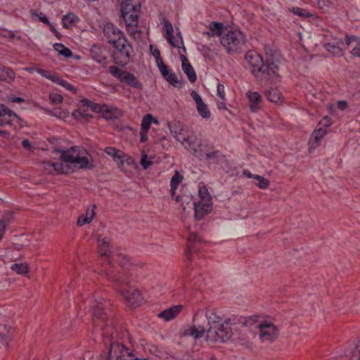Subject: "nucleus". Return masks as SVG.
<instances>
[{
  "label": "nucleus",
  "mask_w": 360,
  "mask_h": 360,
  "mask_svg": "<svg viewBox=\"0 0 360 360\" xmlns=\"http://www.w3.org/2000/svg\"><path fill=\"white\" fill-rule=\"evenodd\" d=\"M247 62L253 69L255 77L259 80L271 77H278V55L276 51L266 49V59L255 51H248L245 56Z\"/></svg>",
  "instance_id": "obj_1"
},
{
  "label": "nucleus",
  "mask_w": 360,
  "mask_h": 360,
  "mask_svg": "<svg viewBox=\"0 0 360 360\" xmlns=\"http://www.w3.org/2000/svg\"><path fill=\"white\" fill-rule=\"evenodd\" d=\"M221 45L229 54L239 53L245 43L243 33L238 30H226L220 39Z\"/></svg>",
  "instance_id": "obj_2"
},
{
  "label": "nucleus",
  "mask_w": 360,
  "mask_h": 360,
  "mask_svg": "<svg viewBox=\"0 0 360 360\" xmlns=\"http://www.w3.org/2000/svg\"><path fill=\"white\" fill-rule=\"evenodd\" d=\"M91 316L94 326L101 327L103 329V325L108 319L110 303L102 298L95 299L91 305Z\"/></svg>",
  "instance_id": "obj_3"
},
{
  "label": "nucleus",
  "mask_w": 360,
  "mask_h": 360,
  "mask_svg": "<svg viewBox=\"0 0 360 360\" xmlns=\"http://www.w3.org/2000/svg\"><path fill=\"white\" fill-rule=\"evenodd\" d=\"M76 147H72L70 149L63 150L54 149V152L60 153V160L66 163L73 164L78 169H91L94 167L86 157H79L78 154L75 155Z\"/></svg>",
  "instance_id": "obj_4"
},
{
  "label": "nucleus",
  "mask_w": 360,
  "mask_h": 360,
  "mask_svg": "<svg viewBox=\"0 0 360 360\" xmlns=\"http://www.w3.org/2000/svg\"><path fill=\"white\" fill-rule=\"evenodd\" d=\"M231 336L232 329L229 321H224L221 324L211 325L207 330V339L214 342H225Z\"/></svg>",
  "instance_id": "obj_5"
},
{
  "label": "nucleus",
  "mask_w": 360,
  "mask_h": 360,
  "mask_svg": "<svg viewBox=\"0 0 360 360\" xmlns=\"http://www.w3.org/2000/svg\"><path fill=\"white\" fill-rule=\"evenodd\" d=\"M200 201L193 202L195 218L202 219L205 215L210 212L212 207L211 196L205 187H200L198 190Z\"/></svg>",
  "instance_id": "obj_6"
},
{
  "label": "nucleus",
  "mask_w": 360,
  "mask_h": 360,
  "mask_svg": "<svg viewBox=\"0 0 360 360\" xmlns=\"http://www.w3.org/2000/svg\"><path fill=\"white\" fill-rule=\"evenodd\" d=\"M170 131L174 134L175 139L181 142L186 149L193 148L196 145L197 138L193 136H189L187 130L180 122L175 123Z\"/></svg>",
  "instance_id": "obj_7"
},
{
  "label": "nucleus",
  "mask_w": 360,
  "mask_h": 360,
  "mask_svg": "<svg viewBox=\"0 0 360 360\" xmlns=\"http://www.w3.org/2000/svg\"><path fill=\"white\" fill-rule=\"evenodd\" d=\"M259 329V338L263 342H273L278 337V328L274 323L269 321H263L257 326Z\"/></svg>",
  "instance_id": "obj_8"
},
{
  "label": "nucleus",
  "mask_w": 360,
  "mask_h": 360,
  "mask_svg": "<svg viewBox=\"0 0 360 360\" xmlns=\"http://www.w3.org/2000/svg\"><path fill=\"white\" fill-rule=\"evenodd\" d=\"M110 347L108 351L107 360H126L127 356H133L134 354L129 352V349L122 344L112 342L113 334L110 335Z\"/></svg>",
  "instance_id": "obj_9"
},
{
  "label": "nucleus",
  "mask_w": 360,
  "mask_h": 360,
  "mask_svg": "<svg viewBox=\"0 0 360 360\" xmlns=\"http://www.w3.org/2000/svg\"><path fill=\"white\" fill-rule=\"evenodd\" d=\"M115 49L120 52L124 58V61L127 63L134 56V49L132 46L128 42L127 39L122 35L119 39L115 42L110 43Z\"/></svg>",
  "instance_id": "obj_10"
},
{
  "label": "nucleus",
  "mask_w": 360,
  "mask_h": 360,
  "mask_svg": "<svg viewBox=\"0 0 360 360\" xmlns=\"http://www.w3.org/2000/svg\"><path fill=\"white\" fill-rule=\"evenodd\" d=\"M109 265V269H106L104 270V274L108 278V279L116 285H124L127 284V276L123 272H120L116 270L115 268L111 266V262H108Z\"/></svg>",
  "instance_id": "obj_11"
},
{
  "label": "nucleus",
  "mask_w": 360,
  "mask_h": 360,
  "mask_svg": "<svg viewBox=\"0 0 360 360\" xmlns=\"http://www.w3.org/2000/svg\"><path fill=\"white\" fill-rule=\"evenodd\" d=\"M120 292L132 307L140 306L143 302V297L140 292L135 288H130L127 290H120Z\"/></svg>",
  "instance_id": "obj_12"
},
{
  "label": "nucleus",
  "mask_w": 360,
  "mask_h": 360,
  "mask_svg": "<svg viewBox=\"0 0 360 360\" xmlns=\"http://www.w3.org/2000/svg\"><path fill=\"white\" fill-rule=\"evenodd\" d=\"M98 253L101 257L110 259L114 257L113 247L111 240L107 237H98Z\"/></svg>",
  "instance_id": "obj_13"
},
{
  "label": "nucleus",
  "mask_w": 360,
  "mask_h": 360,
  "mask_svg": "<svg viewBox=\"0 0 360 360\" xmlns=\"http://www.w3.org/2000/svg\"><path fill=\"white\" fill-rule=\"evenodd\" d=\"M159 70L162 77L172 86L177 88H181L182 86V81L179 79L174 72H169L167 65H162L159 68Z\"/></svg>",
  "instance_id": "obj_14"
},
{
  "label": "nucleus",
  "mask_w": 360,
  "mask_h": 360,
  "mask_svg": "<svg viewBox=\"0 0 360 360\" xmlns=\"http://www.w3.org/2000/svg\"><path fill=\"white\" fill-rule=\"evenodd\" d=\"M103 33L110 44L120 39L123 33L112 23L108 22L104 25Z\"/></svg>",
  "instance_id": "obj_15"
},
{
  "label": "nucleus",
  "mask_w": 360,
  "mask_h": 360,
  "mask_svg": "<svg viewBox=\"0 0 360 360\" xmlns=\"http://www.w3.org/2000/svg\"><path fill=\"white\" fill-rule=\"evenodd\" d=\"M15 119L18 120V116L4 105L0 104V124L9 125Z\"/></svg>",
  "instance_id": "obj_16"
},
{
  "label": "nucleus",
  "mask_w": 360,
  "mask_h": 360,
  "mask_svg": "<svg viewBox=\"0 0 360 360\" xmlns=\"http://www.w3.org/2000/svg\"><path fill=\"white\" fill-rule=\"evenodd\" d=\"M180 58L181 59V67L183 71L186 75L188 80L191 83L195 82L197 79V76L194 69L193 68V67L188 62V60L184 55L181 54Z\"/></svg>",
  "instance_id": "obj_17"
},
{
  "label": "nucleus",
  "mask_w": 360,
  "mask_h": 360,
  "mask_svg": "<svg viewBox=\"0 0 360 360\" xmlns=\"http://www.w3.org/2000/svg\"><path fill=\"white\" fill-rule=\"evenodd\" d=\"M183 305L179 304L165 309L158 314V316L166 321L174 319L182 310Z\"/></svg>",
  "instance_id": "obj_18"
},
{
  "label": "nucleus",
  "mask_w": 360,
  "mask_h": 360,
  "mask_svg": "<svg viewBox=\"0 0 360 360\" xmlns=\"http://www.w3.org/2000/svg\"><path fill=\"white\" fill-rule=\"evenodd\" d=\"M139 10H124L121 8V15L123 18L126 25H137L138 11Z\"/></svg>",
  "instance_id": "obj_19"
},
{
  "label": "nucleus",
  "mask_w": 360,
  "mask_h": 360,
  "mask_svg": "<svg viewBox=\"0 0 360 360\" xmlns=\"http://www.w3.org/2000/svg\"><path fill=\"white\" fill-rule=\"evenodd\" d=\"M44 168L48 170L49 173H52L53 171L49 169H52L57 173H67L70 167L67 165H64L62 162H51V161H45L43 162Z\"/></svg>",
  "instance_id": "obj_20"
},
{
  "label": "nucleus",
  "mask_w": 360,
  "mask_h": 360,
  "mask_svg": "<svg viewBox=\"0 0 360 360\" xmlns=\"http://www.w3.org/2000/svg\"><path fill=\"white\" fill-rule=\"evenodd\" d=\"M91 57L98 63L104 64L106 63L107 57L103 54V47L99 44H94L90 49Z\"/></svg>",
  "instance_id": "obj_21"
},
{
  "label": "nucleus",
  "mask_w": 360,
  "mask_h": 360,
  "mask_svg": "<svg viewBox=\"0 0 360 360\" xmlns=\"http://www.w3.org/2000/svg\"><path fill=\"white\" fill-rule=\"evenodd\" d=\"M246 95L250 101V108L252 112H256L260 109L259 104L262 96L258 92L248 91Z\"/></svg>",
  "instance_id": "obj_22"
},
{
  "label": "nucleus",
  "mask_w": 360,
  "mask_h": 360,
  "mask_svg": "<svg viewBox=\"0 0 360 360\" xmlns=\"http://www.w3.org/2000/svg\"><path fill=\"white\" fill-rule=\"evenodd\" d=\"M188 150L191 151L195 157L200 160H203L207 155L209 147L207 145L199 143L197 139L196 145L193 146V148H189Z\"/></svg>",
  "instance_id": "obj_23"
},
{
  "label": "nucleus",
  "mask_w": 360,
  "mask_h": 360,
  "mask_svg": "<svg viewBox=\"0 0 360 360\" xmlns=\"http://www.w3.org/2000/svg\"><path fill=\"white\" fill-rule=\"evenodd\" d=\"M205 333V328L203 326L195 324L184 331V335H191L195 339L202 338Z\"/></svg>",
  "instance_id": "obj_24"
},
{
  "label": "nucleus",
  "mask_w": 360,
  "mask_h": 360,
  "mask_svg": "<svg viewBox=\"0 0 360 360\" xmlns=\"http://www.w3.org/2000/svg\"><path fill=\"white\" fill-rule=\"evenodd\" d=\"M109 72L120 82H124L129 72L124 70L117 66L112 65L108 68Z\"/></svg>",
  "instance_id": "obj_25"
},
{
  "label": "nucleus",
  "mask_w": 360,
  "mask_h": 360,
  "mask_svg": "<svg viewBox=\"0 0 360 360\" xmlns=\"http://www.w3.org/2000/svg\"><path fill=\"white\" fill-rule=\"evenodd\" d=\"M15 77V74L11 68L6 67L0 68V80L11 83L14 80Z\"/></svg>",
  "instance_id": "obj_26"
},
{
  "label": "nucleus",
  "mask_w": 360,
  "mask_h": 360,
  "mask_svg": "<svg viewBox=\"0 0 360 360\" xmlns=\"http://www.w3.org/2000/svg\"><path fill=\"white\" fill-rule=\"evenodd\" d=\"M143 0H122L121 8L124 10H139Z\"/></svg>",
  "instance_id": "obj_27"
},
{
  "label": "nucleus",
  "mask_w": 360,
  "mask_h": 360,
  "mask_svg": "<svg viewBox=\"0 0 360 360\" xmlns=\"http://www.w3.org/2000/svg\"><path fill=\"white\" fill-rule=\"evenodd\" d=\"M209 29L212 32V36H219L220 38L226 31L224 30V25L221 22H212L210 23Z\"/></svg>",
  "instance_id": "obj_28"
},
{
  "label": "nucleus",
  "mask_w": 360,
  "mask_h": 360,
  "mask_svg": "<svg viewBox=\"0 0 360 360\" xmlns=\"http://www.w3.org/2000/svg\"><path fill=\"white\" fill-rule=\"evenodd\" d=\"M265 95L267 99L273 103H278L281 98V94L280 91L276 89L271 88L269 90H266L265 92Z\"/></svg>",
  "instance_id": "obj_29"
},
{
  "label": "nucleus",
  "mask_w": 360,
  "mask_h": 360,
  "mask_svg": "<svg viewBox=\"0 0 360 360\" xmlns=\"http://www.w3.org/2000/svg\"><path fill=\"white\" fill-rule=\"evenodd\" d=\"M53 48L60 55L63 56L65 58H70L72 56V51L65 46L63 44L56 43L53 45Z\"/></svg>",
  "instance_id": "obj_30"
},
{
  "label": "nucleus",
  "mask_w": 360,
  "mask_h": 360,
  "mask_svg": "<svg viewBox=\"0 0 360 360\" xmlns=\"http://www.w3.org/2000/svg\"><path fill=\"white\" fill-rule=\"evenodd\" d=\"M224 156L219 150H212L209 148L207 155L205 159L209 160H213L214 162H219L222 161Z\"/></svg>",
  "instance_id": "obj_31"
},
{
  "label": "nucleus",
  "mask_w": 360,
  "mask_h": 360,
  "mask_svg": "<svg viewBox=\"0 0 360 360\" xmlns=\"http://www.w3.org/2000/svg\"><path fill=\"white\" fill-rule=\"evenodd\" d=\"M11 269L18 274L25 275L29 271L27 263H15L11 265Z\"/></svg>",
  "instance_id": "obj_32"
},
{
  "label": "nucleus",
  "mask_w": 360,
  "mask_h": 360,
  "mask_svg": "<svg viewBox=\"0 0 360 360\" xmlns=\"http://www.w3.org/2000/svg\"><path fill=\"white\" fill-rule=\"evenodd\" d=\"M124 83L137 89H142V84L138 81L136 77L133 74L130 72L129 73V75L127 77V79L124 82Z\"/></svg>",
  "instance_id": "obj_33"
},
{
  "label": "nucleus",
  "mask_w": 360,
  "mask_h": 360,
  "mask_svg": "<svg viewBox=\"0 0 360 360\" xmlns=\"http://www.w3.org/2000/svg\"><path fill=\"white\" fill-rule=\"evenodd\" d=\"M197 110L199 113V115L205 119H208L210 117V111L209 108H207V105L204 103L202 102L198 105H196Z\"/></svg>",
  "instance_id": "obj_34"
},
{
  "label": "nucleus",
  "mask_w": 360,
  "mask_h": 360,
  "mask_svg": "<svg viewBox=\"0 0 360 360\" xmlns=\"http://www.w3.org/2000/svg\"><path fill=\"white\" fill-rule=\"evenodd\" d=\"M183 179V176L179 174L178 171H175L174 174L171 179L170 181V187L171 190L174 192V191H176L179 184L181 183V181Z\"/></svg>",
  "instance_id": "obj_35"
},
{
  "label": "nucleus",
  "mask_w": 360,
  "mask_h": 360,
  "mask_svg": "<svg viewBox=\"0 0 360 360\" xmlns=\"http://www.w3.org/2000/svg\"><path fill=\"white\" fill-rule=\"evenodd\" d=\"M62 20L63 26L68 28L70 25L75 24L78 21V18L72 13H68L63 16Z\"/></svg>",
  "instance_id": "obj_36"
},
{
  "label": "nucleus",
  "mask_w": 360,
  "mask_h": 360,
  "mask_svg": "<svg viewBox=\"0 0 360 360\" xmlns=\"http://www.w3.org/2000/svg\"><path fill=\"white\" fill-rule=\"evenodd\" d=\"M255 179L257 181L255 184L261 189H266L269 186V181L262 176L255 175Z\"/></svg>",
  "instance_id": "obj_37"
},
{
  "label": "nucleus",
  "mask_w": 360,
  "mask_h": 360,
  "mask_svg": "<svg viewBox=\"0 0 360 360\" xmlns=\"http://www.w3.org/2000/svg\"><path fill=\"white\" fill-rule=\"evenodd\" d=\"M150 49L151 53L155 58L156 64H157L158 68L160 66H162V65H165V63L162 60V58H161L160 50L158 48L153 49V45H150Z\"/></svg>",
  "instance_id": "obj_38"
},
{
  "label": "nucleus",
  "mask_w": 360,
  "mask_h": 360,
  "mask_svg": "<svg viewBox=\"0 0 360 360\" xmlns=\"http://www.w3.org/2000/svg\"><path fill=\"white\" fill-rule=\"evenodd\" d=\"M27 70H35L37 73L41 75L42 77H46L53 82L56 74H51L50 72L44 70L42 68H27Z\"/></svg>",
  "instance_id": "obj_39"
},
{
  "label": "nucleus",
  "mask_w": 360,
  "mask_h": 360,
  "mask_svg": "<svg viewBox=\"0 0 360 360\" xmlns=\"http://www.w3.org/2000/svg\"><path fill=\"white\" fill-rule=\"evenodd\" d=\"M325 47L328 51H329L333 55L342 54V49L338 45L331 43H328L325 45Z\"/></svg>",
  "instance_id": "obj_40"
},
{
  "label": "nucleus",
  "mask_w": 360,
  "mask_h": 360,
  "mask_svg": "<svg viewBox=\"0 0 360 360\" xmlns=\"http://www.w3.org/2000/svg\"><path fill=\"white\" fill-rule=\"evenodd\" d=\"M152 120H153V116L150 114L146 115L142 120L141 130L148 131L150 127Z\"/></svg>",
  "instance_id": "obj_41"
},
{
  "label": "nucleus",
  "mask_w": 360,
  "mask_h": 360,
  "mask_svg": "<svg viewBox=\"0 0 360 360\" xmlns=\"http://www.w3.org/2000/svg\"><path fill=\"white\" fill-rule=\"evenodd\" d=\"M207 321L208 323L211 325H215V324H221L220 323L221 319L219 316H217L214 312H211L210 315L207 314H205Z\"/></svg>",
  "instance_id": "obj_42"
},
{
  "label": "nucleus",
  "mask_w": 360,
  "mask_h": 360,
  "mask_svg": "<svg viewBox=\"0 0 360 360\" xmlns=\"http://www.w3.org/2000/svg\"><path fill=\"white\" fill-rule=\"evenodd\" d=\"M32 17L34 19H35V18H37L39 21L42 22L43 23L46 24V25H50V22H49V19L41 12L34 11L32 13Z\"/></svg>",
  "instance_id": "obj_43"
},
{
  "label": "nucleus",
  "mask_w": 360,
  "mask_h": 360,
  "mask_svg": "<svg viewBox=\"0 0 360 360\" xmlns=\"http://www.w3.org/2000/svg\"><path fill=\"white\" fill-rule=\"evenodd\" d=\"M326 130L322 128L315 130L313 132L312 136L314 138L316 146L319 145L320 139L323 138L326 135Z\"/></svg>",
  "instance_id": "obj_44"
},
{
  "label": "nucleus",
  "mask_w": 360,
  "mask_h": 360,
  "mask_svg": "<svg viewBox=\"0 0 360 360\" xmlns=\"http://www.w3.org/2000/svg\"><path fill=\"white\" fill-rule=\"evenodd\" d=\"M200 240L198 236L195 233H190V236L188 238V252H191L193 250V243L195 241Z\"/></svg>",
  "instance_id": "obj_45"
},
{
  "label": "nucleus",
  "mask_w": 360,
  "mask_h": 360,
  "mask_svg": "<svg viewBox=\"0 0 360 360\" xmlns=\"http://www.w3.org/2000/svg\"><path fill=\"white\" fill-rule=\"evenodd\" d=\"M105 152L108 154L109 155H111L112 156L115 160L116 158H118V159H120L121 158V156L118 154L120 150H117L115 148H112V147H106L105 148Z\"/></svg>",
  "instance_id": "obj_46"
},
{
  "label": "nucleus",
  "mask_w": 360,
  "mask_h": 360,
  "mask_svg": "<svg viewBox=\"0 0 360 360\" xmlns=\"http://www.w3.org/2000/svg\"><path fill=\"white\" fill-rule=\"evenodd\" d=\"M92 111L95 112H105L108 110V105H99L97 103H93L91 108Z\"/></svg>",
  "instance_id": "obj_47"
},
{
  "label": "nucleus",
  "mask_w": 360,
  "mask_h": 360,
  "mask_svg": "<svg viewBox=\"0 0 360 360\" xmlns=\"http://www.w3.org/2000/svg\"><path fill=\"white\" fill-rule=\"evenodd\" d=\"M350 360H360V353L357 352L355 346L351 349V351L346 354Z\"/></svg>",
  "instance_id": "obj_48"
},
{
  "label": "nucleus",
  "mask_w": 360,
  "mask_h": 360,
  "mask_svg": "<svg viewBox=\"0 0 360 360\" xmlns=\"http://www.w3.org/2000/svg\"><path fill=\"white\" fill-rule=\"evenodd\" d=\"M141 165L143 167L144 169H148L150 165H153V162L151 160H148V156L146 154H143L141 157L140 161Z\"/></svg>",
  "instance_id": "obj_49"
},
{
  "label": "nucleus",
  "mask_w": 360,
  "mask_h": 360,
  "mask_svg": "<svg viewBox=\"0 0 360 360\" xmlns=\"http://www.w3.org/2000/svg\"><path fill=\"white\" fill-rule=\"evenodd\" d=\"M291 11L300 17L309 16L307 11L300 7H292Z\"/></svg>",
  "instance_id": "obj_50"
},
{
  "label": "nucleus",
  "mask_w": 360,
  "mask_h": 360,
  "mask_svg": "<svg viewBox=\"0 0 360 360\" xmlns=\"http://www.w3.org/2000/svg\"><path fill=\"white\" fill-rule=\"evenodd\" d=\"M164 29L166 33V36H170L172 37L173 34V27L172 23L169 22V20H166L164 22Z\"/></svg>",
  "instance_id": "obj_51"
},
{
  "label": "nucleus",
  "mask_w": 360,
  "mask_h": 360,
  "mask_svg": "<svg viewBox=\"0 0 360 360\" xmlns=\"http://www.w3.org/2000/svg\"><path fill=\"white\" fill-rule=\"evenodd\" d=\"M49 98L51 101L54 104L60 103L63 101V96L60 94L56 93L50 94Z\"/></svg>",
  "instance_id": "obj_52"
},
{
  "label": "nucleus",
  "mask_w": 360,
  "mask_h": 360,
  "mask_svg": "<svg viewBox=\"0 0 360 360\" xmlns=\"http://www.w3.org/2000/svg\"><path fill=\"white\" fill-rule=\"evenodd\" d=\"M167 41L171 44L173 47H177L180 48L179 46V41L178 39L176 38V37L172 35L171 38L170 36H166Z\"/></svg>",
  "instance_id": "obj_53"
},
{
  "label": "nucleus",
  "mask_w": 360,
  "mask_h": 360,
  "mask_svg": "<svg viewBox=\"0 0 360 360\" xmlns=\"http://www.w3.org/2000/svg\"><path fill=\"white\" fill-rule=\"evenodd\" d=\"M217 95L222 101H224L225 90H224V86L222 84H218V85H217Z\"/></svg>",
  "instance_id": "obj_54"
},
{
  "label": "nucleus",
  "mask_w": 360,
  "mask_h": 360,
  "mask_svg": "<svg viewBox=\"0 0 360 360\" xmlns=\"http://www.w3.org/2000/svg\"><path fill=\"white\" fill-rule=\"evenodd\" d=\"M91 221L89 219H87L84 214H81L77 219V224L78 226H83L85 224H89Z\"/></svg>",
  "instance_id": "obj_55"
},
{
  "label": "nucleus",
  "mask_w": 360,
  "mask_h": 360,
  "mask_svg": "<svg viewBox=\"0 0 360 360\" xmlns=\"http://www.w3.org/2000/svg\"><path fill=\"white\" fill-rule=\"evenodd\" d=\"M117 256L120 257V260H119V263L123 267V268H127V264L129 263V260L126 257V256L122 255V254H118Z\"/></svg>",
  "instance_id": "obj_56"
},
{
  "label": "nucleus",
  "mask_w": 360,
  "mask_h": 360,
  "mask_svg": "<svg viewBox=\"0 0 360 360\" xmlns=\"http://www.w3.org/2000/svg\"><path fill=\"white\" fill-rule=\"evenodd\" d=\"M191 96L193 98V99L195 101L196 105L203 102L201 96L195 91H192L191 93Z\"/></svg>",
  "instance_id": "obj_57"
},
{
  "label": "nucleus",
  "mask_w": 360,
  "mask_h": 360,
  "mask_svg": "<svg viewBox=\"0 0 360 360\" xmlns=\"http://www.w3.org/2000/svg\"><path fill=\"white\" fill-rule=\"evenodd\" d=\"M351 53L354 56L360 58V41H357L356 44L351 51Z\"/></svg>",
  "instance_id": "obj_58"
},
{
  "label": "nucleus",
  "mask_w": 360,
  "mask_h": 360,
  "mask_svg": "<svg viewBox=\"0 0 360 360\" xmlns=\"http://www.w3.org/2000/svg\"><path fill=\"white\" fill-rule=\"evenodd\" d=\"M357 41H360L357 37L353 35H346L345 43L347 46L350 45L352 42L357 43Z\"/></svg>",
  "instance_id": "obj_59"
},
{
  "label": "nucleus",
  "mask_w": 360,
  "mask_h": 360,
  "mask_svg": "<svg viewBox=\"0 0 360 360\" xmlns=\"http://www.w3.org/2000/svg\"><path fill=\"white\" fill-rule=\"evenodd\" d=\"M357 41H360L357 37L353 35H346L345 43L347 46L350 45L352 42L357 43Z\"/></svg>",
  "instance_id": "obj_60"
},
{
  "label": "nucleus",
  "mask_w": 360,
  "mask_h": 360,
  "mask_svg": "<svg viewBox=\"0 0 360 360\" xmlns=\"http://www.w3.org/2000/svg\"><path fill=\"white\" fill-rule=\"evenodd\" d=\"M84 112H82L81 110H75L72 115L76 118V119H81L82 117H84V116H89L87 114H84L86 110L84 109L83 110Z\"/></svg>",
  "instance_id": "obj_61"
},
{
  "label": "nucleus",
  "mask_w": 360,
  "mask_h": 360,
  "mask_svg": "<svg viewBox=\"0 0 360 360\" xmlns=\"http://www.w3.org/2000/svg\"><path fill=\"white\" fill-rule=\"evenodd\" d=\"M95 208H96V206L94 205L92 209H87V210L86 212V215H84L87 219L89 218V219L91 221H92V219L94 217V215H95L94 209Z\"/></svg>",
  "instance_id": "obj_62"
},
{
  "label": "nucleus",
  "mask_w": 360,
  "mask_h": 360,
  "mask_svg": "<svg viewBox=\"0 0 360 360\" xmlns=\"http://www.w3.org/2000/svg\"><path fill=\"white\" fill-rule=\"evenodd\" d=\"M103 116L105 120H113L114 116L112 115L110 108L108 106V110L105 112H102Z\"/></svg>",
  "instance_id": "obj_63"
},
{
  "label": "nucleus",
  "mask_w": 360,
  "mask_h": 360,
  "mask_svg": "<svg viewBox=\"0 0 360 360\" xmlns=\"http://www.w3.org/2000/svg\"><path fill=\"white\" fill-rule=\"evenodd\" d=\"M93 102L89 100L88 98H84L80 101V104L82 108H91Z\"/></svg>",
  "instance_id": "obj_64"
}]
</instances>
